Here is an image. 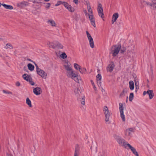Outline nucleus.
I'll list each match as a JSON object with an SVG mask.
<instances>
[{
	"mask_svg": "<svg viewBox=\"0 0 156 156\" xmlns=\"http://www.w3.org/2000/svg\"><path fill=\"white\" fill-rule=\"evenodd\" d=\"M114 137L119 145L125 148L128 146V144H129L121 136L115 135L114 136Z\"/></svg>",
	"mask_w": 156,
	"mask_h": 156,
	"instance_id": "nucleus-1",
	"label": "nucleus"
},
{
	"mask_svg": "<svg viewBox=\"0 0 156 156\" xmlns=\"http://www.w3.org/2000/svg\"><path fill=\"white\" fill-rule=\"evenodd\" d=\"M104 113L105 115V121L106 122H108V123H110L109 122V119L110 118V114L107 106H105L103 108Z\"/></svg>",
	"mask_w": 156,
	"mask_h": 156,
	"instance_id": "nucleus-2",
	"label": "nucleus"
},
{
	"mask_svg": "<svg viewBox=\"0 0 156 156\" xmlns=\"http://www.w3.org/2000/svg\"><path fill=\"white\" fill-rule=\"evenodd\" d=\"M115 48L114 50L112 51V55L113 57L116 56L119 53L121 47V46L120 44L115 45L113 46Z\"/></svg>",
	"mask_w": 156,
	"mask_h": 156,
	"instance_id": "nucleus-3",
	"label": "nucleus"
},
{
	"mask_svg": "<svg viewBox=\"0 0 156 156\" xmlns=\"http://www.w3.org/2000/svg\"><path fill=\"white\" fill-rule=\"evenodd\" d=\"M119 111L120 114V117L121 118L122 121L125 122V115L124 114V108L123 106V104L122 103H119Z\"/></svg>",
	"mask_w": 156,
	"mask_h": 156,
	"instance_id": "nucleus-4",
	"label": "nucleus"
},
{
	"mask_svg": "<svg viewBox=\"0 0 156 156\" xmlns=\"http://www.w3.org/2000/svg\"><path fill=\"white\" fill-rule=\"evenodd\" d=\"M97 10L99 16L101 17L102 18H104V16L103 13V9L101 4L98 3V4Z\"/></svg>",
	"mask_w": 156,
	"mask_h": 156,
	"instance_id": "nucleus-5",
	"label": "nucleus"
},
{
	"mask_svg": "<svg viewBox=\"0 0 156 156\" xmlns=\"http://www.w3.org/2000/svg\"><path fill=\"white\" fill-rule=\"evenodd\" d=\"M65 69L66 70L68 74V76L70 77H71L73 74L75 73H73L72 69L70 67L69 65H65Z\"/></svg>",
	"mask_w": 156,
	"mask_h": 156,
	"instance_id": "nucleus-6",
	"label": "nucleus"
},
{
	"mask_svg": "<svg viewBox=\"0 0 156 156\" xmlns=\"http://www.w3.org/2000/svg\"><path fill=\"white\" fill-rule=\"evenodd\" d=\"M63 5L69 11L71 12H73L75 10L67 2H63Z\"/></svg>",
	"mask_w": 156,
	"mask_h": 156,
	"instance_id": "nucleus-7",
	"label": "nucleus"
},
{
	"mask_svg": "<svg viewBox=\"0 0 156 156\" xmlns=\"http://www.w3.org/2000/svg\"><path fill=\"white\" fill-rule=\"evenodd\" d=\"M148 94L149 96V99H152L154 96V93L152 90H148L147 91H144L143 93V95H145L146 94Z\"/></svg>",
	"mask_w": 156,
	"mask_h": 156,
	"instance_id": "nucleus-8",
	"label": "nucleus"
},
{
	"mask_svg": "<svg viewBox=\"0 0 156 156\" xmlns=\"http://www.w3.org/2000/svg\"><path fill=\"white\" fill-rule=\"evenodd\" d=\"M88 16L89 18V20L90 21L91 25L94 27H95V24L94 20V17L93 14H88Z\"/></svg>",
	"mask_w": 156,
	"mask_h": 156,
	"instance_id": "nucleus-9",
	"label": "nucleus"
},
{
	"mask_svg": "<svg viewBox=\"0 0 156 156\" xmlns=\"http://www.w3.org/2000/svg\"><path fill=\"white\" fill-rule=\"evenodd\" d=\"M37 73L42 77L45 79L47 76V74L44 72L43 70L41 69L39 71H37Z\"/></svg>",
	"mask_w": 156,
	"mask_h": 156,
	"instance_id": "nucleus-10",
	"label": "nucleus"
},
{
	"mask_svg": "<svg viewBox=\"0 0 156 156\" xmlns=\"http://www.w3.org/2000/svg\"><path fill=\"white\" fill-rule=\"evenodd\" d=\"M115 67L114 63L113 62H111V63L109 64L107 68V70L108 72L110 73L112 72Z\"/></svg>",
	"mask_w": 156,
	"mask_h": 156,
	"instance_id": "nucleus-11",
	"label": "nucleus"
},
{
	"mask_svg": "<svg viewBox=\"0 0 156 156\" xmlns=\"http://www.w3.org/2000/svg\"><path fill=\"white\" fill-rule=\"evenodd\" d=\"M42 90L40 87H37L33 89L34 93L36 95H40L42 93Z\"/></svg>",
	"mask_w": 156,
	"mask_h": 156,
	"instance_id": "nucleus-12",
	"label": "nucleus"
},
{
	"mask_svg": "<svg viewBox=\"0 0 156 156\" xmlns=\"http://www.w3.org/2000/svg\"><path fill=\"white\" fill-rule=\"evenodd\" d=\"M128 147L132 151L133 153L136 156H139L138 152L136 151V149L134 147L132 146L129 144H128Z\"/></svg>",
	"mask_w": 156,
	"mask_h": 156,
	"instance_id": "nucleus-13",
	"label": "nucleus"
},
{
	"mask_svg": "<svg viewBox=\"0 0 156 156\" xmlns=\"http://www.w3.org/2000/svg\"><path fill=\"white\" fill-rule=\"evenodd\" d=\"M74 93L77 98L79 97V98L80 97L81 95H83L82 94L81 92L78 88L75 89L74 90Z\"/></svg>",
	"mask_w": 156,
	"mask_h": 156,
	"instance_id": "nucleus-14",
	"label": "nucleus"
},
{
	"mask_svg": "<svg viewBox=\"0 0 156 156\" xmlns=\"http://www.w3.org/2000/svg\"><path fill=\"white\" fill-rule=\"evenodd\" d=\"M119 15L118 13H115L113 14L112 20V24H113L115 22H116L119 17Z\"/></svg>",
	"mask_w": 156,
	"mask_h": 156,
	"instance_id": "nucleus-15",
	"label": "nucleus"
},
{
	"mask_svg": "<svg viewBox=\"0 0 156 156\" xmlns=\"http://www.w3.org/2000/svg\"><path fill=\"white\" fill-rule=\"evenodd\" d=\"M84 98V96L83 95H81V96L79 98V97L77 98V100L78 101H80L82 105H84L85 103Z\"/></svg>",
	"mask_w": 156,
	"mask_h": 156,
	"instance_id": "nucleus-16",
	"label": "nucleus"
},
{
	"mask_svg": "<svg viewBox=\"0 0 156 156\" xmlns=\"http://www.w3.org/2000/svg\"><path fill=\"white\" fill-rule=\"evenodd\" d=\"M23 78L27 81L28 82L30 80V79L32 78L29 75H27V74H24L22 76Z\"/></svg>",
	"mask_w": 156,
	"mask_h": 156,
	"instance_id": "nucleus-17",
	"label": "nucleus"
},
{
	"mask_svg": "<svg viewBox=\"0 0 156 156\" xmlns=\"http://www.w3.org/2000/svg\"><path fill=\"white\" fill-rule=\"evenodd\" d=\"M79 145L78 144H76V145L75 148V150L74 156H79Z\"/></svg>",
	"mask_w": 156,
	"mask_h": 156,
	"instance_id": "nucleus-18",
	"label": "nucleus"
},
{
	"mask_svg": "<svg viewBox=\"0 0 156 156\" xmlns=\"http://www.w3.org/2000/svg\"><path fill=\"white\" fill-rule=\"evenodd\" d=\"M28 5V3L24 1L18 4L17 5L19 7H22L24 6H26Z\"/></svg>",
	"mask_w": 156,
	"mask_h": 156,
	"instance_id": "nucleus-19",
	"label": "nucleus"
},
{
	"mask_svg": "<svg viewBox=\"0 0 156 156\" xmlns=\"http://www.w3.org/2000/svg\"><path fill=\"white\" fill-rule=\"evenodd\" d=\"M89 41V44L90 47L91 48H94V43L92 37H90L89 38H88Z\"/></svg>",
	"mask_w": 156,
	"mask_h": 156,
	"instance_id": "nucleus-20",
	"label": "nucleus"
},
{
	"mask_svg": "<svg viewBox=\"0 0 156 156\" xmlns=\"http://www.w3.org/2000/svg\"><path fill=\"white\" fill-rule=\"evenodd\" d=\"M152 2V5L151 6V9H155L156 10V0H151Z\"/></svg>",
	"mask_w": 156,
	"mask_h": 156,
	"instance_id": "nucleus-21",
	"label": "nucleus"
},
{
	"mask_svg": "<svg viewBox=\"0 0 156 156\" xmlns=\"http://www.w3.org/2000/svg\"><path fill=\"white\" fill-rule=\"evenodd\" d=\"M2 5L5 8L7 9L12 10L13 9V6L10 5L4 4H2Z\"/></svg>",
	"mask_w": 156,
	"mask_h": 156,
	"instance_id": "nucleus-22",
	"label": "nucleus"
},
{
	"mask_svg": "<svg viewBox=\"0 0 156 156\" xmlns=\"http://www.w3.org/2000/svg\"><path fill=\"white\" fill-rule=\"evenodd\" d=\"M47 23L48 24H50L52 27H55L56 23L55 21L52 20H48Z\"/></svg>",
	"mask_w": 156,
	"mask_h": 156,
	"instance_id": "nucleus-23",
	"label": "nucleus"
},
{
	"mask_svg": "<svg viewBox=\"0 0 156 156\" xmlns=\"http://www.w3.org/2000/svg\"><path fill=\"white\" fill-rule=\"evenodd\" d=\"M77 75L76 74H75V73L74 74H73V75L71 77V78L73 79L76 82H78L79 80L77 77Z\"/></svg>",
	"mask_w": 156,
	"mask_h": 156,
	"instance_id": "nucleus-24",
	"label": "nucleus"
},
{
	"mask_svg": "<svg viewBox=\"0 0 156 156\" xmlns=\"http://www.w3.org/2000/svg\"><path fill=\"white\" fill-rule=\"evenodd\" d=\"M129 88L131 90H133L134 89V82L132 81H130L129 82Z\"/></svg>",
	"mask_w": 156,
	"mask_h": 156,
	"instance_id": "nucleus-25",
	"label": "nucleus"
},
{
	"mask_svg": "<svg viewBox=\"0 0 156 156\" xmlns=\"http://www.w3.org/2000/svg\"><path fill=\"white\" fill-rule=\"evenodd\" d=\"M28 69L31 71H33L34 69V66L31 63H29L27 65Z\"/></svg>",
	"mask_w": 156,
	"mask_h": 156,
	"instance_id": "nucleus-26",
	"label": "nucleus"
},
{
	"mask_svg": "<svg viewBox=\"0 0 156 156\" xmlns=\"http://www.w3.org/2000/svg\"><path fill=\"white\" fill-rule=\"evenodd\" d=\"M26 103L29 107H32L31 101L28 98H27L26 99Z\"/></svg>",
	"mask_w": 156,
	"mask_h": 156,
	"instance_id": "nucleus-27",
	"label": "nucleus"
},
{
	"mask_svg": "<svg viewBox=\"0 0 156 156\" xmlns=\"http://www.w3.org/2000/svg\"><path fill=\"white\" fill-rule=\"evenodd\" d=\"M5 48L6 49H12L13 48V47L11 44L7 43L6 44Z\"/></svg>",
	"mask_w": 156,
	"mask_h": 156,
	"instance_id": "nucleus-28",
	"label": "nucleus"
},
{
	"mask_svg": "<svg viewBox=\"0 0 156 156\" xmlns=\"http://www.w3.org/2000/svg\"><path fill=\"white\" fill-rule=\"evenodd\" d=\"M79 71L82 74H85L86 72V69L84 68H80Z\"/></svg>",
	"mask_w": 156,
	"mask_h": 156,
	"instance_id": "nucleus-29",
	"label": "nucleus"
},
{
	"mask_svg": "<svg viewBox=\"0 0 156 156\" xmlns=\"http://www.w3.org/2000/svg\"><path fill=\"white\" fill-rule=\"evenodd\" d=\"M141 3L142 4H144V5H147L150 6H151L152 4V3H150L144 0L142 1L141 2Z\"/></svg>",
	"mask_w": 156,
	"mask_h": 156,
	"instance_id": "nucleus-30",
	"label": "nucleus"
},
{
	"mask_svg": "<svg viewBox=\"0 0 156 156\" xmlns=\"http://www.w3.org/2000/svg\"><path fill=\"white\" fill-rule=\"evenodd\" d=\"M135 83V85L136 86V89L137 88L138 89L139 88V83L138 81H137V80L136 79V78L135 77L134 79V80Z\"/></svg>",
	"mask_w": 156,
	"mask_h": 156,
	"instance_id": "nucleus-31",
	"label": "nucleus"
},
{
	"mask_svg": "<svg viewBox=\"0 0 156 156\" xmlns=\"http://www.w3.org/2000/svg\"><path fill=\"white\" fill-rule=\"evenodd\" d=\"M74 66L75 68L77 70H79L80 67V66L77 63H75L74 65Z\"/></svg>",
	"mask_w": 156,
	"mask_h": 156,
	"instance_id": "nucleus-32",
	"label": "nucleus"
},
{
	"mask_svg": "<svg viewBox=\"0 0 156 156\" xmlns=\"http://www.w3.org/2000/svg\"><path fill=\"white\" fill-rule=\"evenodd\" d=\"M134 97L133 93H131L130 94L129 97V100L130 101H132Z\"/></svg>",
	"mask_w": 156,
	"mask_h": 156,
	"instance_id": "nucleus-33",
	"label": "nucleus"
},
{
	"mask_svg": "<svg viewBox=\"0 0 156 156\" xmlns=\"http://www.w3.org/2000/svg\"><path fill=\"white\" fill-rule=\"evenodd\" d=\"M88 11L89 12V14H93V11L91 9L90 6H88V7H87Z\"/></svg>",
	"mask_w": 156,
	"mask_h": 156,
	"instance_id": "nucleus-34",
	"label": "nucleus"
},
{
	"mask_svg": "<svg viewBox=\"0 0 156 156\" xmlns=\"http://www.w3.org/2000/svg\"><path fill=\"white\" fill-rule=\"evenodd\" d=\"M90 82L92 84V85L94 88V89L95 91H97V89L96 87H95V85L94 84V82L92 80H90Z\"/></svg>",
	"mask_w": 156,
	"mask_h": 156,
	"instance_id": "nucleus-35",
	"label": "nucleus"
},
{
	"mask_svg": "<svg viewBox=\"0 0 156 156\" xmlns=\"http://www.w3.org/2000/svg\"><path fill=\"white\" fill-rule=\"evenodd\" d=\"M56 46L58 48L62 49L63 48V46L60 43L58 42L56 45Z\"/></svg>",
	"mask_w": 156,
	"mask_h": 156,
	"instance_id": "nucleus-36",
	"label": "nucleus"
},
{
	"mask_svg": "<svg viewBox=\"0 0 156 156\" xmlns=\"http://www.w3.org/2000/svg\"><path fill=\"white\" fill-rule=\"evenodd\" d=\"M63 2H62L60 1H58L57 2V3L56 4H55V6H57L61 4H62L63 5Z\"/></svg>",
	"mask_w": 156,
	"mask_h": 156,
	"instance_id": "nucleus-37",
	"label": "nucleus"
},
{
	"mask_svg": "<svg viewBox=\"0 0 156 156\" xmlns=\"http://www.w3.org/2000/svg\"><path fill=\"white\" fill-rule=\"evenodd\" d=\"M61 57L63 59L66 58H67V56L65 53L63 52L62 54L61 55Z\"/></svg>",
	"mask_w": 156,
	"mask_h": 156,
	"instance_id": "nucleus-38",
	"label": "nucleus"
},
{
	"mask_svg": "<svg viewBox=\"0 0 156 156\" xmlns=\"http://www.w3.org/2000/svg\"><path fill=\"white\" fill-rule=\"evenodd\" d=\"M125 90L124 89L119 95V97H122L125 95Z\"/></svg>",
	"mask_w": 156,
	"mask_h": 156,
	"instance_id": "nucleus-39",
	"label": "nucleus"
},
{
	"mask_svg": "<svg viewBox=\"0 0 156 156\" xmlns=\"http://www.w3.org/2000/svg\"><path fill=\"white\" fill-rule=\"evenodd\" d=\"M96 77L97 78V79H98L99 80H101V75L100 74H98L97 76Z\"/></svg>",
	"mask_w": 156,
	"mask_h": 156,
	"instance_id": "nucleus-40",
	"label": "nucleus"
},
{
	"mask_svg": "<svg viewBox=\"0 0 156 156\" xmlns=\"http://www.w3.org/2000/svg\"><path fill=\"white\" fill-rule=\"evenodd\" d=\"M30 83V84L32 86H33L34 85V83L32 81V79H30V80L28 81Z\"/></svg>",
	"mask_w": 156,
	"mask_h": 156,
	"instance_id": "nucleus-41",
	"label": "nucleus"
},
{
	"mask_svg": "<svg viewBox=\"0 0 156 156\" xmlns=\"http://www.w3.org/2000/svg\"><path fill=\"white\" fill-rule=\"evenodd\" d=\"M120 53L121 54H123L126 50V49L125 48H123L120 49Z\"/></svg>",
	"mask_w": 156,
	"mask_h": 156,
	"instance_id": "nucleus-42",
	"label": "nucleus"
},
{
	"mask_svg": "<svg viewBox=\"0 0 156 156\" xmlns=\"http://www.w3.org/2000/svg\"><path fill=\"white\" fill-rule=\"evenodd\" d=\"M86 34L87 35V36L88 38H90V37H91V36L90 34L87 31H86Z\"/></svg>",
	"mask_w": 156,
	"mask_h": 156,
	"instance_id": "nucleus-43",
	"label": "nucleus"
},
{
	"mask_svg": "<svg viewBox=\"0 0 156 156\" xmlns=\"http://www.w3.org/2000/svg\"><path fill=\"white\" fill-rule=\"evenodd\" d=\"M34 64H35V65L36 66V71H37H37H39V70H40L41 69H40L38 66L35 63V62L34 63Z\"/></svg>",
	"mask_w": 156,
	"mask_h": 156,
	"instance_id": "nucleus-44",
	"label": "nucleus"
},
{
	"mask_svg": "<svg viewBox=\"0 0 156 156\" xmlns=\"http://www.w3.org/2000/svg\"><path fill=\"white\" fill-rule=\"evenodd\" d=\"M106 153V151L105 150H103L102 153L101 154V156H105Z\"/></svg>",
	"mask_w": 156,
	"mask_h": 156,
	"instance_id": "nucleus-45",
	"label": "nucleus"
},
{
	"mask_svg": "<svg viewBox=\"0 0 156 156\" xmlns=\"http://www.w3.org/2000/svg\"><path fill=\"white\" fill-rule=\"evenodd\" d=\"M32 2L34 4H39L40 3V2H39L37 1V0H33Z\"/></svg>",
	"mask_w": 156,
	"mask_h": 156,
	"instance_id": "nucleus-46",
	"label": "nucleus"
},
{
	"mask_svg": "<svg viewBox=\"0 0 156 156\" xmlns=\"http://www.w3.org/2000/svg\"><path fill=\"white\" fill-rule=\"evenodd\" d=\"M51 4L50 3H47L45 7L47 9H49L50 6Z\"/></svg>",
	"mask_w": 156,
	"mask_h": 156,
	"instance_id": "nucleus-47",
	"label": "nucleus"
},
{
	"mask_svg": "<svg viewBox=\"0 0 156 156\" xmlns=\"http://www.w3.org/2000/svg\"><path fill=\"white\" fill-rule=\"evenodd\" d=\"M3 92L5 93L8 94H12V92H11L7 91H6L5 90H3Z\"/></svg>",
	"mask_w": 156,
	"mask_h": 156,
	"instance_id": "nucleus-48",
	"label": "nucleus"
},
{
	"mask_svg": "<svg viewBox=\"0 0 156 156\" xmlns=\"http://www.w3.org/2000/svg\"><path fill=\"white\" fill-rule=\"evenodd\" d=\"M133 131V129L132 128H129L127 129L126 130V132H127L128 131Z\"/></svg>",
	"mask_w": 156,
	"mask_h": 156,
	"instance_id": "nucleus-49",
	"label": "nucleus"
},
{
	"mask_svg": "<svg viewBox=\"0 0 156 156\" xmlns=\"http://www.w3.org/2000/svg\"><path fill=\"white\" fill-rule=\"evenodd\" d=\"M16 86L19 87L20 85V83L19 81H17L16 83Z\"/></svg>",
	"mask_w": 156,
	"mask_h": 156,
	"instance_id": "nucleus-50",
	"label": "nucleus"
},
{
	"mask_svg": "<svg viewBox=\"0 0 156 156\" xmlns=\"http://www.w3.org/2000/svg\"><path fill=\"white\" fill-rule=\"evenodd\" d=\"M86 5H87V7H88V6H90V4L89 2L88 1H87L86 2Z\"/></svg>",
	"mask_w": 156,
	"mask_h": 156,
	"instance_id": "nucleus-51",
	"label": "nucleus"
},
{
	"mask_svg": "<svg viewBox=\"0 0 156 156\" xmlns=\"http://www.w3.org/2000/svg\"><path fill=\"white\" fill-rule=\"evenodd\" d=\"M73 2L76 5L78 4V0H73Z\"/></svg>",
	"mask_w": 156,
	"mask_h": 156,
	"instance_id": "nucleus-52",
	"label": "nucleus"
},
{
	"mask_svg": "<svg viewBox=\"0 0 156 156\" xmlns=\"http://www.w3.org/2000/svg\"><path fill=\"white\" fill-rule=\"evenodd\" d=\"M83 11L86 16H87L88 15V14L87 13V10H84Z\"/></svg>",
	"mask_w": 156,
	"mask_h": 156,
	"instance_id": "nucleus-53",
	"label": "nucleus"
},
{
	"mask_svg": "<svg viewBox=\"0 0 156 156\" xmlns=\"http://www.w3.org/2000/svg\"><path fill=\"white\" fill-rule=\"evenodd\" d=\"M6 156H13L11 154L9 153H7L6 154Z\"/></svg>",
	"mask_w": 156,
	"mask_h": 156,
	"instance_id": "nucleus-54",
	"label": "nucleus"
},
{
	"mask_svg": "<svg viewBox=\"0 0 156 156\" xmlns=\"http://www.w3.org/2000/svg\"><path fill=\"white\" fill-rule=\"evenodd\" d=\"M27 60L29 61L32 62H34V63H35L33 61H32L31 59H30V58H27Z\"/></svg>",
	"mask_w": 156,
	"mask_h": 156,
	"instance_id": "nucleus-55",
	"label": "nucleus"
},
{
	"mask_svg": "<svg viewBox=\"0 0 156 156\" xmlns=\"http://www.w3.org/2000/svg\"><path fill=\"white\" fill-rule=\"evenodd\" d=\"M3 40V39L2 38L0 37V41H2Z\"/></svg>",
	"mask_w": 156,
	"mask_h": 156,
	"instance_id": "nucleus-56",
	"label": "nucleus"
},
{
	"mask_svg": "<svg viewBox=\"0 0 156 156\" xmlns=\"http://www.w3.org/2000/svg\"><path fill=\"white\" fill-rule=\"evenodd\" d=\"M130 133L129 132H128V135L129 136L130 135Z\"/></svg>",
	"mask_w": 156,
	"mask_h": 156,
	"instance_id": "nucleus-57",
	"label": "nucleus"
},
{
	"mask_svg": "<svg viewBox=\"0 0 156 156\" xmlns=\"http://www.w3.org/2000/svg\"><path fill=\"white\" fill-rule=\"evenodd\" d=\"M2 4H1V2H0V6H1L2 5Z\"/></svg>",
	"mask_w": 156,
	"mask_h": 156,
	"instance_id": "nucleus-58",
	"label": "nucleus"
},
{
	"mask_svg": "<svg viewBox=\"0 0 156 156\" xmlns=\"http://www.w3.org/2000/svg\"><path fill=\"white\" fill-rule=\"evenodd\" d=\"M51 47H52V48H55V47H54V46H52Z\"/></svg>",
	"mask_w": 156,
	"mask_h": 156,
	"instance_id": "nucleus-59",
	"label": "nucleus"
},
{
	"mask_svg": "<svg viewBox=\"0 0 156 156\" xmlns=\"http://www.w3.org/2000/svg\"><path fill=\"white\" fill-rule=\"evenodd\" d=\"M122 23V22L121 21V22H120L119 24H121Z\"/></svg>",
	"mask_w": 156,
	"mask_h": 156,
	"instance_id": "nucleus-60",
	"label": "nucleus"
},
{
	"mask_svg": "<svg viewBox=\"0 0 156 156\" xmlns=\"http://www.w3.org/2000/svg\"><path fill=\"white\" fill-rule=\"evenodd\" d=\"M90 149H92V146H91V147H90Z\"/></svg>",
	"mask_w": 156,
	"mask_h": 156,
	"instance_id": "nucleus-61",
	"label": "nucleus"
},
{
	"mask_svg": "<svg viewBox=\"0 0 156 156\" xmlns=\"http://www.w3.org/2000/svg\"><path fill=\"white\" fill-rule=\"evenodd\" d=\"M33 5V6H34L35 5Z\"/></svg>",
	"mask_w": 156,
	"mask_h": 156,
	"instance_id": "nucleus-62",
	"label": "nucleus"
}]
</instances>
